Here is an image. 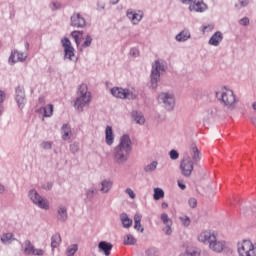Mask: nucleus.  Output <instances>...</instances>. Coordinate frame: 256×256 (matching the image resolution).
<instances>
[{
  "mask_svg": "<svg viewBox=\"0 0 256 256\" xmlns=\"http://www.w3.org/2000/svg\"><path fill=\"white\" fill-rule=\"evenodd\" d=\"M3 193H5V186L0 184V195H3Z\"/></svg>",
  "mask_w": 256,
  "mask_h": 256,
  "instance_id": "obj_58",
  "label": "nucleus"
},
{
  "mask_svg": "<svg viewBox=\"0 0 256 256\" xmlns=\"http://www.w3.org/2000/svg\"><path fill=\"white\" fill-rule=\"evenodd\" d=\"M146 256H161V252H159V249L155 247H150L145 251Z\"/></svg>",
  "mask_w": 256,
  "mask_h": 256,
  "instance_id": "obj_32",
  "label": "nucleus"
},
{
  "mask_svg": "<svg viewBox=\"0 0 256 256\" xmlns=\"http://www.w3.org/2000/svg\"><path fill=\"white\" fill-rule=\"evenodd\" d=\"M178 187L182 190V191H185V189H187V186L181 182V181H178Z\"/></svg>",
  "mask_w": 256,
  "mask_h": 256,
  "instance_id": "obj_55",
  "label": "nucleus"
},
{
  "mask_svg": "<svg viewBox=\"0 0 256 256\" xmlns=\"http://www.w3.org/2000/svg\"><path fill=\"white\" fill-rule=\"evenodd\" d=\"M252 107H253L254 111H256V102H254V103L252 104Z\"/></svg>",
  "mask_w": 256,
  "mask_h": 256,
  "instance_id": "obj_64",
  "label": "nucleus"
},
{
  "mask_svg": "<svg viewBox=\"0 0 256 256\" xmlns=\"http://www.w3.org/2000/svg\"><path fill=\"white\" fill-rule=\"evenodd\" d=\"M56 219L60 221V223H65L69 219V214L67 212V207L61 205L57 209Z\"/></svg>",
  "mask_w": 256,
  "mask_h": 256,
  "instance_id": "obj_17",
  "label": "nucleus"
},
{
  "mask_svg": "<svg viewBox=\"0 0 256 256\" xmlns=\"http://www.w3.org/2000/svg\"><path fill=\"white\" fill-rule=\"evenodd\" d=\"M61 245V234L56 233L51 237V247L52 249H57Z\"/></svg>",
  "mask_w": 256,
  "mask_h": 256,
  "instance_id": "obj_27",
  "label": "nucleus"
},
{
  "mask_svg": "<svg viewBox=\"0 0 256 256\" xmlns=\"http://www.w3.org/2000/svg\"><path fill=\"white\" fill-rule=\"evenodd\" d=\"M24 255H36V256H43L45 255V251L43 249H36L33 243L30 240H26L24 242Z\"/></svg>",
  "mask_w": 256,
  "mask_h": 256,
  "instance_id": "obj_13",
  "label": "nucleus"
},
{
  "mask_svg": "<svg viewBox=\"0 0 256 256\" xmlns=\"http://www.w3.org/2000/svg\"><path fill=\"white\" fill-rule=\"evenodd\" d=\"M98 249H99L100 253H104V255L110 256L111 250L113 249V244H111L110 242H107V241H101L98 244Z\"/></svg>",
  "mask_w": 256,
  "mask_h": 256,
  "instance_id": "obj_18",
  "label": "nucleus"
},
{
  "mask_svg": "<svg viewBox=\"0 0 256 256\" xmlns=\"http://www.w3.org/2000/svg\"><path fill=\"white\" fill-rule=\"evenodd\" d=\"M188 205H189V207H191V209H195V207H197V199L190 198L188 200Z\"/></svg>",
  "mask_w": 256,
  "mask_h": 256,
  "instance_id": "obj_47",
  "label": "nucleus"
},
{
  "mask_svg": "<svg viewBox=\"0 0 256 256\" xmlns=\"http://www.w3.org/2000/svg\"><path fill=\"white\" fill-rule=\"evenodd\" d=\"M129 96H128V99H132V100H135V99H137V95L136 94H134L133 92H131V90H129Z\"/></svg>",
  "mask_w": 256,
  "mask_h": 256,
  "instance_id": "obj_56",
  "label": "nucleus"
},
{
  "mask_svg": "<svg viewBox=\"0 0 256 256\" xmlns=\"http://www.w3.org/2000/svg\"><path fill=\"white\" fill-rule=\"evenodd\" d=\"M167 207H169V204H167V202H163L162 209H167Z\"/></svg>",
  "mask_w": 256,
  "mask_h": 256,
  "instance_id": "obj_61",
  "label": "nucleus"
},
{
  "mask_svg": "<svg viewBox=\"0 0 256 256\" xmlns=\"http://www.w3.org/2000/svg\"><path fill=\"white\" fill-rule=\"evenodd\" d=\"M184 227H189L191 225V219L189 218V216H186L184 218H180Z\"/></svg>",
  "mask_w": 256,
  "mask_h": 256,
  "instance_id": "obj_46",
  "label": "nucleus"
},
{
  "mask_svg": "<svg viewBox=\"0 0 256 256\" xmlns=\"http://www.w3.org/2000/svg\"><path fill=\"white\" fill-rule=\"evenodd\" d=\"M158 101L159 103H163L167 111H173L175 107V98L173 97L172 94L162 92L158 96Z\"/></svg>",
  "mask_w": 256,
  "mask_h": 256,
  "instance_id": "obj_8",
  "label": "nucleus"
},
{
  "mask_svg": "<svg viewBox=\"0 0 256 256\" xmlns=\"http://www.w3.org/2000/svg\"><path fill=\"white\" fill-rule=\"evenodd\" d=\"M12 239H13V234L12 233L3 234L2 237H1V241L4 244L11 243Z\"/></svg>",
  "mask_w": 256,
  "mask_h": 256,
  "instance_id": "obj_37",
  "label": "nucleus"
},
{
  "mask_svg": "<svg viewBox=\"0 0 256 256\" xmlns=\"http://www.w3.org/2000/svg\"><path fill=\"white\" fill-rule=\"evenodd\" d=\"M93 43V37L91 35H86L84 42L82 43L81 47L82 49H87V47H91V44Z\"/></svg>",
  "mask_w": 256,
  "mask_h": 256,
  "instance_id": "obj_34",
  "label": "nucleus"
},
{
  "mask_svg": "<svg viewBox=\"0 0 256 256\" xmlns=\"http://www.w3.org/2000/svg\"><path fill=\"white\" fill-rule=\"evenodd\" d=\"M78 91L80 96L76 98L74 107H76L78 111H83L85 106L91 103V93L87 91V86L85 84L80 85Z\"/></svg>",
  "mask_w": 256,
  "mask_h": 256,
  "instance_id": "obj_3",
  "label": "nucleus"
},
{
  "mask_svg": "<svg viewBox=\"0 0 256 256\" xmlns=\"http://www.w3.org/2000/svg\"><path fill=\"white\" fill-rule=\"evenodd\" d=\"M133 152V142L128 134H124L120 137L119 144L114 147L112 155L113 161L117 165H123L129 161V155Z\"/></svg>",
  "mask_w": 256,
  "mask_h": 256,
  "instance_id": "obj_1",
  "label": "nucleus"
},
{
  "mask_svg": "<svg viewBox=\"0 0 256 256\" xmlns=\"http://www.w3.org/2000/svg\"><path fill=\"white\" fill-rule=\"evenodd\" d=\"M103 9H105V3H104V2H101V1H98V2H97V10H98V11H101V10H103Z\"/></svg>",
  "mask_w": 256,
  "mask_h": 256,
  "instance_id": "obj_52",
  "label": "nucleus"
},
{
  "mask_svg": "<svg viewBox=\"0 0 256 256\" xmlns=\"http://www.w3.org/2000/svg\"><path fill=\"white\" fill-rule=\"evenodd\" d=\"M130 55H131L132 57H139V49H137V48H131V50H130Z\"/></svg>",
  "mask_w": 256,
  "mask_h": 256,
  "instance_id": "obj_49",
  "label": "nucleus"
},
{
  "mask_svg": "<svg viewBox=\"0 0 256 256\" xmlns=\"http://www.w3.org/2000/svg\"><path fill=\"white\" fill-rule=\"evenodd\" d=\"M195 163L190 156H184L180 161V171L183 177H191Z\"/></svg>",
  "mask_w": 256,
  "mask_h": 256,
  "instance_id": "obj_7",
  "label": "nucleus"
},
{
  "mask_svg": "<svg viewBox=\"0 0 256 256\" xmlns=\"http://www.w3.org/2000/svg\"><path fill=\"white\" fill-rule=\"evenodd\" d=\"M95 193H97V188L95 186H92L90 189L86 190V197L91 201L93 197H95Z\"/></svg>",
  "mask_w": 256,
  "mask_h": 256,
  "instance_id": "obj_35",
  "label": "nucleus"
},
{
  "mask_svg": "<svg viewBox=\"0 0 256 256\" xmlns=\"http://www.w3.org/2000/svg\"><path fill=\"white\" fill-rule=\"evenodd\" d=\"M216 97L217 99H219V101L226 105V107H231V105H233L236 101L235 94L233 93V91H230L229 93L222 92L220 94V98L219 92H216Z\"/></svg>",
  "mask_w": 256,
  "mask_h": 256,
  "instance_id": "obj_10",
  "label": "nucleus"
},
{
  "mask_svg": "<svg viewBox=\"0 0 256 256\" xmlns=\"http://www.w3.org/2000/svg\"><path fill=\"white\" fill-rule=\"evenodd\" d=\"M171 225H173V223L166 224V228L164 229L165 235H171L173 233V230H171Z\"/></svg>",
  "mask_w": 256,
  "mask_h": 256,
  "instance_id": "obj_48",
  "label": "nucleus"
},
{
  "mask_svg": "<svg viewBox=\"0 0 256 256\" xmlns=\"http://www.w3.org/2000/svg\"><path fill=\"white\" fill-rule=\"evenodd\" d=\"M175 39L179 43H184V41L191 39V33L187 32V31H181L180 33H178L176 35Z\"/></svg>",
  "mask_w": 256,
  "mask_h": 256,
  "instance_id": "obj_25",
  "label": "nucleus"
},
{
  "mask_svg": "<svg viewBox=\"0 0 256 256\" xmlns=\"http://www.w3.org/2000/svg\"><path fill=\"white\" fill-rule=\"evenodd\" d=\"M15 101L20 109L25 108L27 103V98L25 97V88L23 86H18L15 90Z\"/></svg>",
  "mask_w": 256,
  "mask_h": 256,
  "instance_id": "obj_11",
  "label": "nucleus"
},
{
  "mask_svg": "<svg viewBox=\"0 0 256 256\" xmlns=\"http://www.w3.org/2000/svg\"><path fill=\"white\" fill-rule=\"evenodd\" d=\"M169 156H170V159H172V161H177V159H179V152L175 149H172L169 152Z\"/></svg>",
  "mask_w": 256,
  "mask_h": 256,
  "instance_id": "obj_41",
  "label": "nucleus"
},
{
  "mask_svg": "<svg viewBox=\"0 0 256 256\" xmlns=\"http://www.w3.org/2000/svg\"><path fill=\"white\" fill-rule=\"evenodd\" d=\"M17 55V61H20V63H23V61H25L27 59V55H25V53L23 52H19L16 53Z\"/></svg>",
  "mask_w": 256,
  "mask_h": 256,
  "instance_id": "obj_45",
  "label": "nucleus"
},
{
  "mask_svg": "<svg viewBox=\"0 0 256 256\" xmlns=\"http://www.w3.org/2000/svg\"><path fill=\"white\" fill-rule=\"evenodd\" d=\"M71 37H73L75 43H76V46L79 47V45H81V40H80V35H79V31L77 30H74L71 32Z\"/></svg>",
  "mask_w": 256,
  "mask_h": 256,
  "instance_id": "obj_36",
  "label": "nucleus"
},
{
  "mask_svg": "<svg viewBox=\"0 0 256 256\" xmlns=\"http://www.w3.org/2000/svg\"><path fill=\"white\" fill-rule=\"evenodd\" d=\"M113 189V181L105 179L101 182V193H109Z\"/></svg>",
  "mask_w": 256,
  "mask_h": 256,
  "instance_id": "obj_23",
  "label": "nucleus"
},
{
  "mask_svg": "<svg viewBox=\"0 0 256 256\" xmlns=\"http://www.w3.org/2000/svg\"><path fill=\"white\" fill-rule=\"evenodd\" d=\"M131 118L137 125H145V116L143 115V112L134 110L131 112Z\"/></svg>",
  "mask_w": 256,
  "mask_h": 256,
  "instance_id": "obj_21",
  "label": "nucleus"
},
{
  "mask_svg": "<svg viewBox=\"0 0 256 256\" xmlns=\"http://www.w3.org/2000/svg\"><path fill=\"white\" fill-rule=\"evenodd\" d=\"M111 95L117 99H127L129 98V89H123L119 87H114L110 90Z\"/></svg>",
  "mask_w": 256,
  "mask_h": 256,
  "instance_id": "obj_15",
  "label": "nucleus"
},
{
  "mask_svg": "<svg viewBox=\"0 0 256 256\" xmlns=\"http://www.w3.org/2000/svg\"><path fill=\"white\" fill-rule=\"evenodd\" d=\"M190 155L194 165H199V161H201V151H199V148H197V144H195V142L190 145Z\"/></svg>",
  "mask_w": 256,
  "mask_h": 256,
  "instance_id": "obj_16",
  "label": "nucleus"
},
{
  "mask_svg": "<svg viewBox=\"0 0 256 256\" xmlns=\"http://www.w3.org/2000/svg\"><path fill=\"white\" fill-rule=\"evenodd\" d=\"M251 123L256 126V118H251Z\"/></svg>",
  "mask_w": 256,
  "mask_h": 256,
  "instance_id": "obj_63",
  "label": "nucleus"
},
{
  "mask_svg": "<svg viewBox=\"0 0 256 256\" xmlns=\"http://www.w3.org/2000/svg\"><path fill=\"white\" fill-rule=\"evenodd\" d=\"M221 41H223V33H221V31H217L209 39V45L219 47V43H221Z\"/></svg>",
  "mask_w": 256,
  "mask_h": 256,
  "instance_id": "obj_19",
  "label": "nucleus"
},
{
  "mask_svg": "<svg viewBox=\"0 0 256 256\" xmlns=\"http://www.w3.org/2000/svg\"><path fill=\"white\" fill-rule=\"evenodd\" d=\"M158 165H159V162H157V161H153L152 163L146 165L144 167L145 173H153V171H155V169H157Z\"/></svg>",
  "mask_w": 256,
  "mask_h": 256,
  "instance_id": "obj_30",
  "label": "nucleus"
},
{
  "mask_svg": "<svg viewBox=\"0 0 256 256\" xmlns=\"http://www.w3.org/2000/svg\"><path fill=\"white\" fill-rule=\"evenodd\" d=\"M125 193H127V195H129L130 199H135V192H133V191L131 190V188H127V189L125 190Z\"/></svg>",
  "mask_w": 256,
  "mask_h": 256,
  "instance_id": "obj_51",
  "label": "nucleus"
},
{
  "mask_svg": "<svg viewBox=\"0 0 256 256\" xmlns=\"http://www.w3.org/2000/svg\"><path fill=\"white\" fill-rule=\"evenodd\" d=\"M161 71H165V66L161 65L159 60H156L150 75V89H157L159 80L161 79Z\"/></svg>",
  "mask_w": 256,
  "mask_h": 256,
  "instance_id": "obj_4",
  "label": "nucleus"
},
{
  "mask_svg": "<svg viewBox=\"0 0 256 256\" xmlns=\"http://www.w3.org/2000/svg\"><path fill=\"white\" fill-rule=\"evenodd\" d=\"M179 256H197V252H195V251L192 253L185 252V253L180 254Z\"/></svg>",
  "mask_w": 256,
  "mask_h": 256,
  "instance_id": "obj_54",
  "label": "nucleus"
},
{
  "mask_svg": "<svg viewBox=\"0 0 256 256\" xmlns=\"http://www.w3.org/2000/svg\"><path fill=\"white\" fill-rule=\"evenodd\" d=\"M17 53H19L18 50H14L11 52V55L9 56V59H8V63L10 65H15V63L17 61V60H15V55H17Z\"/></svg>",
  "mask_w": 256,
  "mask_h": 256,
  "instance_id": "obj_38",
  "label": "nucleus"
},
{
  "mask_svg": "<svg viewBox=\"0 0 256 256\" xmlns=\"http://www.w3.org/2000/svg\"><path fill=\"white\" fill-rule=\"evenodd\" d=\"M7 97V94L3 90H0V105L5 101V98ZM3 115V108L0 106V117Z\"/></svg>",
  "mask_w": 256,
  "mask_h": 256,
  "instance_id": "obj_42",
  "label": "nucleus"
},
{
  "mask_svg": "<svg viewBox=\"0 0 256 256\" xmlns=\"http://www.w3.org/2000/svg\"><path fill=\"white\" fill-rule=\"evenodd\" d=\"M239 23H240V25L247 27V25H249V18L244 17V18L240 19Z\"/></svg>",
  "mask_w": 256,
  "mask_h": 256,
  "instance_id": "obj_50",
  "label": "nucleus"
},
{
  "mask_svg": "<svg viewBox=\"0 0 256 256\" xmlns=\"http://www.w3.org/2000/svg\"><path fill=\"white\" fill-rule=\"evenodd\" d=\"M137 243V239L133 237L131 234H127L124 237V245H135Z\"/></svg>",
  "mask_w": 256,
  "mask_h": 256,
  "instance_id": "obj_33",
  "label": "nucleus"
},
{
  "mask_svg": "<svg viewBox=\"0 0 256 256\" xmlns=\"http://www.w3.org/2000/svg\"><path fill=\"white\" fill-rule=\"evenodd\" d=\"M47 189H48V191H51V189H53V184H52V182H48V183H47Z\"/></svg>",
  "mask_w": 256,
  "mask_h": 256,
  "instance_id": "obj_60",
  "label": "nucleus"
},
{
  "mask_svg": "<svg viewBox=\"0 0 256 256\" xmlns=\"http://www.w3.org/2000/svg\"><path fill=\"white\" fill-rule=\"evenodd\" d=\"M193 4H190L189 6V11H195L196 13H205V11H207V9H209V7L207 6V4H205V2H203V0L201 1H195L192 2Z\"/></svg>",
  "mask_w": 256,
  "mask_h": 256,
  "instance_id": "obj_14",
  "label": "nucleus"
},
{
  "mask_svg": "<svg viewBox=\"0 0 256 256\" xmlns=\"http://www.w3.org/2000/svg\"><path fill=\"white\" fill-rule=\"evenodd\" d=\"M37 113H44L43 117L53 116V104H48L46 107H42L37 110Z\"/></svg>",
  "mask_w": 256,
  "mask_h": 256,
  "instance_id": "obj_24",
  "label": "nucleus"
},
{
  "mask_svg": "<svg viewBox=\"0 0 256 256\" xmlns=\"http://www.w3.org/2000/svg\"><path fill=\"white\" fill-rule=\"evenodd\" d=\"M62 47L64 48V59H69V61H73L75 57V48L71 44V40L65 37L61 39Z\"/></svg>",
  "mask_w": 256,
  "mask_h": 256,
  "instance_id": "obj_9",
  "label": "nucleus"
},
{
  "mask_svg": "<svg viewBox=\"0 0 256 256\" xmlns=\"http://www.w3.org/2000/svg\"><path fill=\"white\" fill-rule=\"evenodd\" d=\"M165 197V192L161 188H155L154 189V195L153 198L155 201H159V199H163Z\"/></svg>",
  "mask_w": 256,
  "mask_h": 256,
  "instance_id": "obj_31",
  "label": "nucleus"
},
{
  "mask_svg": "<svg viewBox=\"0 0 256 256\" xmlns=\"http://www.w3.org/2000/svg\"><path fill=\"white\" fill-rule=\"evenodd\" d=\"M70 151L75 155V153H79V142H73L70 144Z\"/></svg>",
  "mask_w": 256,
  "mask_h": 256,
  "instance_id": "obj_40",
  "label": "nucleus"
},
{
  "mask_svg": "<svg viewBox=\"0 0 256 256\" xmlns=\"http://www.w3.org/2000/svg\"><path fill=\"white\" fill-rule=\"evenodd\" d=\"M198 241L204 243V245H209V249L214 251V253H226V255L233 253V250L227 245V242L217 240V236L209 231L201 232L198 236Z\"/></svg>",
  "mask_w": 256,
  "mask_h": 256,
  "instance_id": "obj_2",
  "label": "nucleus"
},
{
  "mask_svg": "<svg viewBox=\"0 0 256 256\" xmlns=\"http://www.w3.org/2000/svg\"><path fill=\"white\" fill-rule=\"evenodd\" d=\"M161 221L164 223V225H169V224L173 223V222L169 219V215H167V213L161 214Z\"/></svg>",
  "mask_w": 256,
  "mask_h": 256,
  "instance_id": "obj_44",
  "label": "nucleus"
},
{
  "mask_svg": "<svg viewBox=\"0 0 256 256\" xmlns=\"http://www.w3.org/2000/svg\"><path fill=\"white\" fill-rule=\"evenodd\" d=\"M197 0H181V3H186V4H189V3H195Z\"/></svg>",
  "mask_w": 256,
  "mask_h": 256,
  "instance_id": "obj_57",
  "label": "nucleus"
},
{
  "mask_svg": "<svg viewBox=\"0 0 256 256\" xmlns=\"http://www.w3.org/2000/svg\"><path fill=\"white\" fill-rule=\"evenodd\" d=\"M134 229H136V231H140V233H143L145 231V228L141 227V216L140 215L134 216Z\"/></svg>",
  "mask_w": 256,
  "mask_h": 256,
  "instance_id": "obj_29",
  "label": "nucleus"
},
{
  "mask_svg": "<svg viewBox=\"0 0 256 256\" xmlns=\"http://www.w3.org/2000/svg\"><path fill=\"white\" fill-rule=\"evenodd\" d=\"M120 221L124 227V229H129L131 225H133V220L129 218V215L127 213L120 214Z\"/></svg>",
  "mask_w": 256,
  "mask_h": 256,
  "instance_id": "obj_22",
  "label": "nucleus"
},
{
  "mask_svg": "<svg viewBox=\"0 0 256 256\" xmlns=\"http://www.w3.org/2000/svg\"><path fill=\"white\" fill-rule=\"evenodd\" d=\"M28 197L32 201V203H34V205H37V207H39V209H44L45 211L49 210V202L43 199V197L39 195L37 190H30L28 192Z\"/></svg>",
  "mask_w": 256,
  "mask_h": 256,
  "instance_id": "obj_6",
  "label": "nucleus"
},
{
  "mask_svg": "<svg viewBox=\"0 0 256 256\" xmlns=\"http://www.w3.org/2000/svg\"><path fill=\"white\" fill-rule=\"evenodd\" d=\"M41 147H42V149H45L46 151H49V150L53 149V144L49 141H43L41 143Z\"/></svg>",
  "mask_w": 256,
  "mask_h": 256,
  "instance_id": "obj_43",
  "label": "nucleus"
},
{
  "mask_svg": "<svg viewBox=\"0 0 256 256\" xmlns=\"http://www.w3.org/2000/svg\"><path fill=\"white\" fill-rule=\"evenodd\" d=\"M70 25L76 29H83L87 25V21L80 13H74L70 18Z\"/></svg>",
  "mask_w": 256,
  "mask_h": 256,
  "instance_id": "obj_12",
  "label": "nucleus"
},
{
  "mask_svg": "<svg viewBox=\"0 0 256 256\" xmlns=\"http://www.w3.org/2000/svg\"><path fill=\"white\" fill-rule=\"evenodd\" d=\"M111 5H117L119 3V0H110Z\"/></svg>",
  "mask_w": 256,
  "mask_h": 256,
  "instance_id": "obj_62",
  "label": "nucleus"
},
{
  "mask_svg": "<svg viewBox=\"0 0 256 256\" xmlns=\"http://www.w3.org/2000/svg\"><path fill=\"white\" fill-rule=\"evenodd\" d=\"M239 256H256V245L251 240H243L238 244Z\"/></svg>",
  "mask_w": 256,
  "mask_h": 256,
  "instance_id": "obj_5",
  "label": "nucleus"
},
{
  "mask_svg": "<svg viewBox=\"0 0 256 256\" xmlns=\"http://www.w3.org/2000/svg\"><path fill=\"white\" fill-rule=\"evenodd\" d=\"M105 141H106V144H108L109 146L115 143V134H113V127L111 126H106Z\"/></svg>",
  "mask_w": 256,
  "mask_h": 256,
  "instance_id": "obj_20",
  "label": "nucleus"
},
{
  "mask_svg": "<svg viewBox=\"0 0 256 256\" xmlns=\"http://www.w3.org/2000/svg\"><path fill=\"white\" fill-rule=\"evenodd\" d=\"M61 131L63 141H67L69 139V136L71 135V126H69V124H63L61 127Z\"/></svg>",
  "mask_w": 256,
  "mask_h": 256,
  "instance_id": "obj_26",
  "label": "nucleus"
},
{
  "mask_svg": "<svg viewBox=\"0 0 256 256\" xmlns=\"http://www.w3.org/2000/svg\"><path fill=\"white\" fill-rule=\"evenodd\" d=\"M40 105H45V98L44 97H39L38 99Z\"/></svg>",
  "mask_w": 256,
  "mask_h": 256,
  "instance_id": "obj_59",
  "label": "nucleus"
},
{
  "mask_svg": "<svg viewBox=\"0 0 256 256\" xmlns=\"http://www.w3.org/2000/svg\"><path fill=\"white\" fill-rule=\"evenodd\" d=\"M51 11H59L61 9L62 5L61 2H51L49 5Z\"/></svg>",
  "mask_w": 256,
  "mask_h": 256,
  "instance_id": "obj_39",
  "label": "nucleus"
},
{
  "mask_svg": "<svg viewBox=\"0 0 256 256\" xmlns=\"http://www.w3.org/2000/svg\"><path fill=\"white\" fill-rule=\"evenodd\" d=\"M249 3V0H240V7H247Z\"/></svg>",
  "mask_w": 256,
  "mask_h": 256,
  "instance_id": "obj_53",
  "label": "nucleus"
},
{
  "mask_svg": "<svg viewBox=\"0 0 256 256\" xmlns=\"http://www.w3.org/2000/svg\"><path fill=\"white\" fill-rule=\"evenodd\" d=\"M126 16L128 17V19H130V21H137V23H139V21H141V19H143V16L139 17V14L133 12V10L128 9L126 12ZM139 17V18H137Z\"/></svg>",
  "mask_w": 256,
  "mask_h": 256,
  "instance_id": "obj_28",
  "label": "nucleus"
}]
</instances>
